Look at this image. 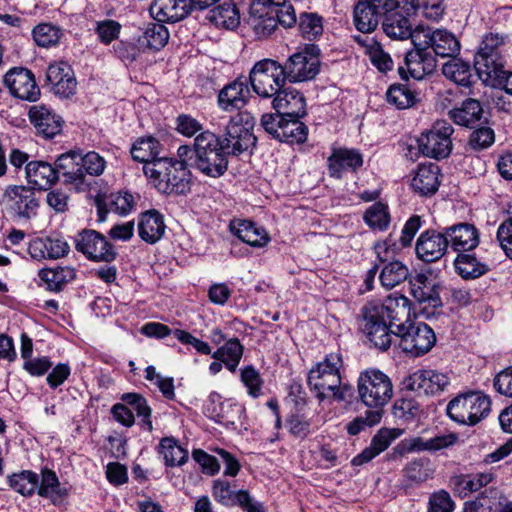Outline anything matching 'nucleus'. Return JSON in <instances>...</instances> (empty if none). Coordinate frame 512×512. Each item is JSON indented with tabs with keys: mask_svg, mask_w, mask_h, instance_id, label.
I'll use <instances>...</instances> for the list:
<instances>
[{
	"mask_svg": "<svg viewBox=\"0 0 512 512\" xmlns=\"http://www.w3.org/2000/svg\"><path fill=\"white\" fill-rule=\"evenodd\" d=\"M252 127L249 115L238 114L227 124L223 139L210 131L202 132L195 138L193 147L180 146L177 157L188 161L191 168L203 175L218 178L228 168V155H240L255 145Z\"/></svg>",
	"mask_w": 512,
	"mask_h": 512,
	"instance_id": "obj_1",
	"label": "nucleus"
},
{
	"mask_svg": "<svg viewBox=\"0 0 512 512\" xmlns=\"http://www.w3.org/2000/svg\"><path fill=\"white\" fill-rule=\"evenodd\" d=\"M362 329L370 342L381 350L393 343L395 330L411 320L410 301L403 295H390L383 303H369L362 309Z\"/></svg>",
	"mask_w": 512,
	"mask_h": 512,
	"instance_id": "obj_2",
	"label": "nucleus"
},
{
	"mask_svg": "<svg viewBox=\"0 0 512 512\" xmlns=\"http://www.w3.org/2000/svg\"><path fill=\"white\" fill-rule=\"evenodd\" d=\"M188 167V161L180 158L176 160L160 157L155 162L143 166V171L160 192L178 195L190 190Z\"/></svg>",
	"mask_w": 512,
	"mask_h": 512,
	"instance_id": "obj_3",
	"label": "nucleus"
},
{
	"mask_svg": "<svg viewBox=\"0 0 512 512\" xmlns=\"http://www.w3.org/2000/svg\"><path fill=\"white\" fill-rule=\"evenodd\" d=\"M491 410L490 398L480 391H472L456 396L449 401L447 415L463 425H476L488 416Z\"/></svg>",
	"mask_w": 512,
	"mask_h": 512,
	"instance_id": "obj_4",
	"label": "nucleus"
},
{
	"mask_svg": "<svg viewBox=\"0 0 512 512\" xmlns=\"http://www.w3.org/2000/svg\"><path fill=\"white\" fill-rule=\"evenodd\" d=\"M286 80L282 64L268 58L256 62L249 74L253 91L262 98H272L285 86Z\"/></svg>",
	"mask_w": 512,
	"mask_h": 512,
	"instance_id": "obj_5",
	"label": "nucleus"
},
{
	"mask_svg": "<svg viewBox=\"0 0 512 512\" xmlns=\"http://www.w3.org/2000/svg\"><path fill=\"white\" fill-rule=\"evenodd\" d=\"M358 395L360 400L371 408H382L393 396L390 378L379 370H366L358 378Z\"/></svg>",
	"mask_w": 512,
	"mask_h": 512,
	"instance_id": "obj_6",
	"label": "nucleus"
},
{
	"mask_svg": "<svg viewBox=\"0 0 512 512\" xmlns=\"http://www.w3.org/2000/svg\"><path fill=\"white\" fill-rule=\"evenodd\" d=\"M343 366L339 353L328 354L323 361L317 363L308 373V385L316 392L319 401L326 398L325 391H335L341 384L340 369Z\"/></svg>",
	"mask_w": 512,
	"mask_h": 512,
	"instance_id": "obj_7",
	"label": "nucleus"
},
{
	"mask_svg": "<svg viewBox=\"0 0 512 512\" xmlns=\"http://www.w3.org/2000/svg\"><path fill=\"white\" fill-rule=\"evenodd\" d=\"M398 341L400 348L413 357L421 356L434 346V331L425 323L410 320L399 330H395L393 340Z\"/></svg>",
	"mask_w": 512,
	"mask_h": 512,
	"instance_id": "obj_8",
	"label": "nucleus"
},
{
	"mask_svg": "<svg viewBox=\"0 0 512 512\" xmlns=\"http://www.w3.org/2000/svg\"><path fill=\"white\" fill-rule=\"evenodd\" d=\"M413 45L418 49L432 48L435 55L443 58L456 57L460 52L458 39L446 29L418 27L415 29Z\"/></svg>",
	"mask_w": 512,
	"mask_h": 512,
	"instance_id": "obj_9",
	"label": "nucleus"
},
{
	"mask_svg": "<svg viewBox=\"0 0 512 512\" xmlns=\"http://www.w3.org/2000/svg\"><path fill=\"white\" fill-rule=\"evenodd\" d=\"M399 5V0H358L353 11L354 25L362 33L373 32L381 18Z\"/></svg>",
	"mask_w": 512,
	"mask_h": 512,
	"instance_id": "obj_10",
	"label": "nucleus"
},
{
	"mask_svg": "<svg viewBox=\"0 0 512 512\" xmlns=\"http://www.w3.org/2000/svg\"><path fill=\"white\" fill-rule=\"evenodd\" d=\"M320 49L315 45L292 54L284 63L283 69L290 82H303L313 79L320 69Z\"/></svg>",
	"mask_w": 512,
	"mask_h": 512,
	"instance_id": "obj_11",
	"label": "nucleus"
},
{
	"mask_svg": "<svg viewBox=\"0 0 512 512\" xmlns=\"http://www.w3.org/2000/svg\"><path fill=\"white\" fill-rule=\"evenodd\" d=\"M453 132L452 125L447 121H436L432 128L418 139L420 152L430 158H446L452 149L451 135Z\"/></svg>",
	"mask_w": 512,
	"mask_h": 512,
	"instance_id": "obj_12",
	"label": "nucleus"
},
{
	"mask_svg": "<svg viewBox=\"0 0 512 512\" xmlns=\"http://www.w3.org/2000/svg\"><path fill=\"white\" fill-rule=\"evenodd\" d=\"M75 248L89 260L112 262L117 252L107 238L96 230L84 229L75 239Z\"/></svg>",
	"mask_w": 512,
	"mask_h": 512,
	"instance_id": "obj_13",
	"label": "nucleus"
},
{
	"mask_svg": "<svg viewBox=\"0 0 512 512\" xmlns=\"http://www.w3.org/2000/svg\"><path fill=\"white\" fill-rule=\"evenodd\" d=\"M4 84L10 93L19 99L36 101L40 96L33 73L22 67L9 70L4 76Z\"/></svg>",
	"mask_w": 512,
	"mask_h": 512,
	"instance_id": "obj_14",
	"label": "nucleus"
},
{
	"mask_svg": "<svg viewBox=\"0 0 512 512\" xmlns=\"http://www.w3.org/2000/svg\"><path fill=\"white\" fill-rule=\"evenodd\" d=\"M405 67L400 66L398 72L403 79H408L407 73L414 79L420 80L432 74L436 68V59L428 48L409 51L404 59Z\"/></svg>",
	"mask_w": 512,
	"mask_h": 512,
	"instance_id": "obj_15",
	"label": "nucleus"
},
{
	"mask_svg": "<svg viewBox=\"0 0 512 512\" xmlns=\"http://www.w3.org/2000/svg\"><path fill=\"white\" fill-rule=\"evenodd\" d=\"M450 384L449 377L436 370L422 369L412 373L407 379V387L412 391L434 395L444 391Z\"/></svg>",
	"mask_w": 512,
	"mask_h": 512,
	"instance_id": "obj_16",
	"label": "nucleus"
},
{
	"mask_svg": "<svg viewBox=\"0 0 512 512\" xmlns=\"http://www.w3.org/2000/svg\"><path fill=\"white\" fill-rule=\"evenodd\" d=\"M448 239L443 233L435 230H427L420 234L416 242L415 251L417 257L424 262L439 260L448 248Z\"/></svg>",
	"mask_w": 512,
	"mask_h": 512,
	"instance_id": "obj_17",
	"label": "nucleus"
},
{
	"mask_svg": "<svg viewBox=\"0 0 512 512\" xmlns=\"http://www.w3.org/2000/svg\"><path fill=\"white\" fill-rule=\"evenodd\" d=\"M246 21L258 38L269 36L280 24L273 10H270L262 0L252 2Z\"/></svg>",
	"mask_w": 512,
	"mask_h": 512,
	"instance_id": "obj_18",
	"label": "nucleus"
},
{
	"mask_svg": "<svg viewBox=\"0 0 512 512\" xmlns=\"http://www.w3.org/2000/svg\"><path fill=\"white\" fill-rule=\"evenodd\" d=\"M46 78L56 95L63 98L72 96L76 91V79L71 66L66 62L49 65Z\"/></svg>",
	"mask_w": 512,
	"mask_h": 512,
	"instance_id": "obj_19",
	"label": "nucleus"
},
{
	"mask_svg": "<svg viewBox=\"0 0 512 512\" xmlns=\"http://www.w3.org/2000/svg\"><path fill=\"white\" fill-rule=\"evenodd\" d=\"M192 10V0H154L150 6L151 15L159 22L180 21Z\"/></svg>",
	"mask_w": 512,
	"mask_h": 512,
	"instance_id": "obj_20",
	"label": "nucleus"
},
{
	"mask_svg": "<svg viewBox=\"0 0 512 512\" xmlns=\"http://www.w3.org/2000/svg\"><path fill=\"white\" fill-rule=\"evenodd\" d=\"M272 98L273 108L286 117H303L306 115V101L299 91L284 86Z\"/></svg>",
	"mask_w": 512,
	"mask_h": 512,
	"instance_id": "obj_21",
	"label": "nucleus"
},
{
	"mask_svg": "<svg viewBox=\"0 0 512 512\" xmlns=\"http://www.w3.org/2000/svg\"><path fill=\"white\" fill-rule=\"evenodd\" d=\"M5 197L9 208L18 217L29 219L36 214L38 201L31 189L15 186L6 191Z\"/></svg>",
	"mask_w": 512,
	"mask_h": 512,
	"instance_id": "obj_22",
	"label": "nucleus"
},
{
	"mask_svg": "<svg viewBox=\"0 0 512 512\" xmlns=\"http://www.w3.org/2000/svg\"><path fill=\"white\" fill-rule=\"evenodd\" d=\"M58 174L61 173L64 183L74 185L80 190L85 184V173L82 169L81 154L69 151L61 154L55 161Z\"/></svg>",
	"mask_w": 512,
	"mask_h": 512,
	"instance_id": "obj_23",
	"label": "nucleus"
},
{
	"mask_svg": "<svg viewBox=\"0 0 512 512\" xmlns=\"http://www.w3.org/2000/svg\"><path fill=\"white\" fill-rule=\"evenodd\" d=\"M95 204L98 214L97 221L104 222L109 211L121 215L130 213L135 206V197L129 192L111 193L107 197L98 195L95 198Z\"/></svg>",
	"mask_w": 512,
	"mask_h": 512,
	"instance_id": "obj_24",
	"label": "nucleus"
},
{
	"mask_svg": "<svg viewBox=\"0 0 512 512\" xmlns=\"http://www.w3.org/2000/svg\"><path fill=\"white\" fill-rule=\"evenodd\" d=\"M403 434L399 428H381L372 438L370 446L352 459V465L360 466L385 451L392 441Z\"/></svg>",
	"mask_w": 512,
	"mask_h": 512,
	"instance_id": "obj_25",
	"label": "nucleus"
},
{
	"mask_svg": "<svg viewBox=\"0 0 512 512\" xmlns=\"http://www.w3.org/2000/svg\"><path fill=\"white\" fill-rule=\"evenodd\" d=\"M448 244L454 251L467 252L475 249L479 244V234L475 226L468 223H459L444 229Z\"/></svg>",
	"mask_w": 512,
	"mask_h": 512,
	"instance_id": "obj_26",
	"label": "nucleus"
},
{
	"mask_svg": "<svg viewBox=\"0 0 512 512\" xmlns=\"http://www.w3.org/2000/svg\"><path fill=\"white\" fill-rule=\"evenodd\" d=\"M166 225L163 215L157 210H148L139 216L138 233L140 238L149 244L158 242L164 235Z\"/></svg>",
	"mask_w": 512,
	"mask_h": 512,
	"instance_id": "obj_27",
	"label": "nucleus"
},
{
	"mask_svg": "<svg viewBox=\"0 0 512 512\" xmlns=\"http://www.w3.org/2000/svg\"><path fill=\"white\" fill-rule=\"evenodd\" d=\"M381 19L382 30L387 37L395 40L410 38L413 42L415 30L412 29L411 21L407 16L396 9L392 10Z\"/></svg>",
	"mask_w": 512,
	"mask_h": 512,
	"instance_id": "obj_28",
	"label": "nucleus"
},
{
	"mask_svg": "<svg viewBox=\"0 0 512 512\" xmlns=\"http://www.w3.org/2000/svg\"><path fill=\"white\" fill-rule=\"evenodd\" d=\"M250 94L247 84L239 79L224 86L218 94V104L224 111L241 109Z\"/></svg>",
	"mask_w": 512,
	"mask_h": 512,
	"instance_id": "obj_29",
	"label": "nucleus"
},
{
	"mask_svg": "<svg viewBox=\"0 0 512 512\" xmlns=\"http://www.w3.org/2000/svg\"><path fill=\"white\" fill-rule=\"evenodd\" d=\"M28 182L40 190L49 189L58 179L56 167L44 161H31L25 167Z\"/></svg>",
	"mask_w": 512,
	"mask_h": 512,
	"instance_id": "obj_30",
	"label": "nucleus"
},
{
	"mask_svg": "<svg viewBox=\"0 0 512 512\" xmlns=\"http://www.w3.org/2000/svg\"><path fill=\"white\" fill-rule=\"evenodd\" d=\"M505 60L501 53L478 51L474 59V68L484 82H493L504 70Z\"/></svg>",
	"mask_w": 512,
	"mask_h": 512,
	"instance_id": "obj_31",
	"label": "nucleus"
},
{
	"mask_svg": "<svg viewBox=\"0 0 512 512\" xmlns=\"http://www.w3.org/2000/svg\"><path fill=\"white\" fill-rule=\"evenodd\" d=\"M29 118L39 133L52 138L61 131V118L43 105L32 106Z\"/></svg>",
	"mask_w": 512,
	"mask_h": 512,
	"instance_id": "obj_32",
	"label": "nucleus"
},
{
	"mask_svg": "<svg viewBox=\"0 0 512 512\" xmlns=\"http://www.w3.org/2000/svg\"><path fill=\"white\" fill-rule=\"evenodd\" d=\"M362 164L363 158L358 151L345 148L335 149L328 158L330 175L336 178H340L345 170L355 171Z\"/></svg>",
	"mask_w": 512,
	"mask_h": 512,
	"instance_id": "obj_33",
	"label": "nucleus"
},
{
	"mask_svg": "<svg viewBox=\"0 0 512 512\" xmlns=\"http://www.w3.org/2000/svg\"><path fill=\"white\" fill-rule=\"evenodd\" d=\"M439 167L433 163L420 165L411 181L413 190L421 196H431L439 187Z\"/></svg>",
	"mask_w": 512,
	"mask_h": 512,
	"instance_id": "obj_34",
	"label": "nucleus"
},
{
	"mask_svg": "<svg viewBox=\"0 0 512 512\" xmlns=\"http://www.w3.org/2000/svg\"><path fill=\"white\" fill-rule=\"evenodd\" d=\"M230 229L241 241L253 247H263L268 244V233L248 220H235L230 224Z\"/></svg>",
	"mask_w": 512,
	"mask_h": 512,
	"instance_id": "obj_35",
	"label": "nucleus"
},
{
	"mask_svg": "<svg viewBox=\"0 0 512 512\" xmlns=\"http://www.w3.org/2000/svg\"><path fill=\"white\" fill-rule=\"evenodd\" d=\"M410 289L413 298L426 307L437 308L442 305L441 298L428 277L424 274H417L410 280Z\"/></svg>",
	"mask_w": 512,
	"mask_h": 512,
	"instance_id": "obj_36",
	"label": "nucleus"
},
{
	"mask_svg": "<svg viewBox=\"0 0 512 512\" xmlns=\"http://www.w3.org/2000/svg\"><path fill=\"white\" fill-rule=\"evenodd\" d=\"M36 491L40 497L50 499L53 504L60 502L67 495V489L61 486L56 473L50 469L42 470Z\"/></svg>",
	"mask_w": 512,
	"mask_h": 512,
	"instance_id": "obj_37",
	"label": "nucleus"
},
{
	"mask_svg": "<svg viewBox=\"0 0 512 512\" xmlns=\"http://www.w3.org/2000/svg\"><path fill=\"white\" fill-rule=\"evenodd\" d=\"M244 347L237 338H230L212 353V358L221 361L226 368L235 372L243 356Z\"/></svg>",
	"mask_w": 512,
	"mask_h": 512,
	"instance_id": "obj_38",
	"label": "nucleus"
},
{
	"mask_svg": "<svg viewBox=\"0 0 512 512\" xmlns=\"http://www.w3.org/2000/svg\"><path fill=\"white\" fill-rule=\"evenodd\" d=\"M482 112L480 102L469 98L460 107L450 110L449 114L456 124L468 127L481 119Z\"/></svg>",
	"mask_w": 512,
	"mask_h": 512,
	"instance_id": "obj_39",
	"label": "nucleus"
},
{
	"mask_svg": "<svg viewBox=\"0 0 512 512\" xmlns=\"http://www.w3.org/2000/svg\"><path fill=\"white\" fill-rule=\"evenodd\" d=\"M455 269L463 279H475L488 271V266L473 254L461 252L454 261Z\"/></svg>",
	"mask_w": 512,
	"mask_h": 512,
	"instance_id": "obj_40",
	"label": "nucleus"
},
{
	"mask_svg": "<svg viewBox=\"0 0 512 512\" xmlns=\"http://www.w3.org/2000/svg\"><path fill=\"white\" fill-rule=\"evenodd\" d=\"M209 20L218 27L233 29L240 23V14L234 3L225 2L209 12Z\"/></svg>",
	"mask_w": 512,
	"mask_h": 512,
	"instance_id": "obj_41",
	"label": "nucleus"
},
{
	"mask_svg": "<svg viewBox=\"0 0 512 512\" xmlns=\"http://www.w3.org/2000/svg\"><path fill=\"white\" fill-rule=\"evenodd\" d=\"M162 23L159 21L148 23L139 38L140 44L154 50L163 48L168 42L169 32Z\"/></svg>",
	"mask_w": 512,
	"mask_h": 512,
	"instance_id": "obj_42",
	"label": "nucleus"
},
{
	"mask_svg": "<svg viewBox=\"0 0 512 512\" xmlns=\"http://www.w3.org/2000/svg\"><path fill=\"white\" fill-rule=\"evenodd\" d=\"M38 275L49 290L58 292L67 282L74 279L75 272L69 267H56L41 269Z\"/></svg>",
	"mask_w": 512,
	"mask_h": 512,
	"instance_id": "obj_43",
	"label": "nucleus"
},
{
	"mask_svg": "<svg viewBox=\"0 0 512 512\" xmlns=\"http://www.w3.org/2000/svg\"><path fill=\"white\" fill-rule=\"evenodd\" d=\"M159 153L160 143L153 137L139 139L131 148L132 158L144 166L158 160Z\"/></svg>",
	"mask_w": 512,
	"mask_h": 512,
	"instance_id": "obj_44",
	"label": "nucleus"
},
{
	"mask_svg": "<svg viewBox=\"0 0 512 512\" xmlns=\"http://www.w3.org/2000/svg\"><path fill=\"white\" fill-rule=\"evenodd\" d=\"M453 58L443 65L444 76L458 85L469 86L473 77L470 65L461 59Z\"/></svg>",
	"mask_w": 512,
	"mask_h": 512,
	"instance_id": "obj_45",
	"label": "nucleus"
},
{
	"mask_svg": "<svg viewBox=\"0 0 512 512\" xmlns=\"http://www.w3.org/2000/svg\"><path fill=\"white\" fill-rule=\"evenodd\" d=\"M9 485L17 493L25 497L32 496L39 484V476L30 470H23L8 477Z\"/></svg>",
	"mask_w": 512,
	"mask_h": 512,
	"instance_id": "obj_46",
	"label": "nucleus"
},
{
	"mask_svg": "<svg viewBox=\"0 0 512 512\" xmlns=\"http://www.w3.org/2000/svg\"><path fill=\"white\" fill-rule=\"evenodd\" d=\"M300 118L301 117H286L278 139L280 142L300 144L306 141L308 128L299 120Z\"/></svg>",
	"mask_w": 512,
	"mask_h": 512,
	"instance_id": "obj_47",
	"label": "nucleus"
},
{
	"mask_svg": "<svg viewBox=\"0 0 512 512\" xmlns=\"http://www.w3.org/2000/svg\"><path fill=\"white\" fill-rule=\"evenodd\" d=\"M159 452L163 455L167 466H181L188 458V452L182 448L173 437L161 439Z\"/></svg>",
	"mask_w": 512,
	"mask_h": 512,
	"instance_id": "obj_48",
	"label": "nucleus"
},
{
	"mask_svg": "<svg viewBox=\"0 0 512 512\" xmlns=\"http://www.w3.org/2000/svg\"><path fill=\"white\" fill-rule=\"evenodd\" d=\"M408 276V267L402 262L396 260L387 263L382 268L379 279L383 287L392 289L407 280Z\"/></svg>",
	"mask_w": 512,
	"mask_h": 512,
	"instance_id": "obj_49",
	"label": "nucleus"
},
{
	"mask_svg": "<svg viewBox=\"0 0 512 512\" xmlns=\"http://www.w3.org/2000/svg\"><path fill=\"white\" fill-rule=\"evenodd\" d=\"M364 221L372 229L386 230L390 223L388 207L381 202L374 203L366 210Z\"/></svg>",
	"mask_w": 512,
	"mask_h": 512,
	"instance_id": "obj_50",
	"label": "nucleus"
},
{
	"mask_svg": "<svg viewBox=\"0 0 512 512\" xmlns=\"http://www.w3.org/2000/svg\"><path fill=\"white\" fill-rule=\"evenodd\" d=\"M266 6H269L270 10H273L280 25L285 28L292 27L296 21V13L292 4L288 3L287 0H262Z\"/></svg>",
	"mask_w": 512,
	"mask_h": 512,
	"instance_id": "obj_51",
	"label": "nucleus"
},
{
	"mask_svg": "<svg viewBox=\"0 0 512 512\" xmlns=\"http://www.w3.org/2000/svg\"><path fill=\"white\" fill-rule=\"evenodd\" d=\"M122 401L131 405L139 417H142V427L147 431H152L151 408L148 406L147 401L140 394L126 393L122 395Z\"/></svg>",
	"mask_w": 512,
	"mask_h": 512,
	"instance_id": "obj_52",
	"label": "nucleus"
},
{
	"mask_svg": "<svg viewBox=\"0 0 512 512\" xmlns=\"http://www.w3.org/2000/svg\"><path fill=\"white\" fill-rule=\"evenodd\" d=\"M122 401L131 405L139 417H142V427L147 431H152L151 408L148 406L147 401L140 394L126 393L122 395Z\"/></svg>",
	"mask_w": 512,
	"mask_h": 512,
	"instance_id": "obj_53",
	"label": "nucleus"
},
{
	"mask_svg": "<svg viewBox=\"0 0 512 512\" xmlns=\"http://www.w3.org/2000/svg\"><path fill=\"white\" fill-rule=\"evenodd\" d=\"M62 36V30L48 23H42L33 29V38L37 45L49 47L59 42Z\"/></svg>",
	"mask_w": 512,
	"mask_h": 512,
	"instance_id": "obj_54",
	"label": "nucleus"
},
{
	"mask_svg": "<svg viewBox=\"0 0 512 512\" xmlns=\"http://www.w3.org/2000/svg\"><path fill=\"white\" fill-rule=\"evenodd\" d=\"M299 29L304 38L316 39L323 33L322 17L316 13H302L299 17Z\"/></svg>",
	"mask_w": 512,
	"mask_h": 512,
	"instance_id": "obj_55",
	"label": "nucleus"
},
{
	"mask_svg": "<svg viewBox=\"0 0 512 512\" xmlns=\"http://www.w3.org/2000/svg\"><path fill=\"white\" fill-rule=\"evenodd\" d=\"M387 100L399 109H406L414 104L415 95L406 85L397 84L388 89Z\"/></svg>",
	"mask_w": 512,
	"mask_h": 512,
	"instance_id": "obj_56",
	"label": "nucleus"
},
{
	"mask_svg": "<svg viewBox=\"0 0 512 512\" xmlns=\"http://www.w3.org/2000/svg\"><path fill=\"white\" fill-rule=\"evenodd\" d=\"M406 4H410L414 12L421 10L426 18L432 20L439 19L444 12L442 0H406Z\"/></svg>",
	"mask_w": 512,
	"mask_h": 512,
	"instance_id": "obj_57",
	"label": "nucleus"
},
{
	"mask_svg": "<svg viewBox=\"0 0 512 512\" xmlns=\"http://www.w3.org/2000/svg\"><path fill=\"white\" fill-rule=\"evenodd\" d=\"M368 55L371 63L382 73H386L393 69L394 62L391 56L384 51L383 47L377 43L373 42L368 47Z\"/></svg>",
	"mask_w": 512,
	"mask_h": 512,
	"instance_id": "obj_58",
	"label": "nucleus"
},
{
	"mask_svg": "<svg viewBox=\"0 0 512 512\" xmlns=\"http://www.w3.org/2000/svg\"><path fill=\"white\" fill-rule=\"evenodd\" d=\"M494 140V131L489 127H481L471 133L468 147L473 151L483 150L490 147Z\"/></svg>",
	"mask_w": 512,
	"mask_h": 512,
	"instance_id": "obj_59",
	"label": "nucleus"
},
{
	"mask_svg": "<svg viewBox=\"0 0 512 512\" xmlns=\"http://www.w3.org/2000/svg\"><path fill=\"white\" fill-rule=\"evenodd\" d=\"M82 169L86 174L91 176L101 175L106 167V161L102 156L96 152H88L85 155L81 154Z\"/></svg>",
	"mask_w": 512,
	"mask_h": 512,
	"instance_id": "obj_60",
	"label": "nucleus"
},
{
	"mask_svg": "<svg viewBox=\"0 0 512 512\" xmlns=\"http://www.w3.org/2000/svg\"><path fill=\"white\" fill-rule=\"evenodd\" d=\"M241 380L250 396L256 398L261 394L262 379L253 366H247L242 370Z\"/></svg>",
	"mask_w": 512,
	"mask_h": 512,
	"instance_id": "obj_61",
	"label": "nucleus"
},
{
	"mask_svg": "<svg viewBox=\"0 0 512 512\" xmlns=\"http://www.w3.org/2000/svg\"><path fill=\"white\" fill-rule=\"evenodd\" d=\"M243 412L244 408L241 405L230 400L223 401L220 404L217 421L224 424H234Z\"/></svg>",
	"mask_w": 512,
	"mask_h": 512,
	"instance_id": "obj_62",
	"label": "nucleus"
},
{
	"mask_svg": "<svg viewBox=\"0 0 512 512\" xmlns=\"http://www.w3.org/2000/svg\"><path fill=\"white\" fill-rule=\"evenodd\" d=\"M120 30L121 25L117 21L109 19L97 22L96 33L101 42L105 44H109L115 40Z\"/></svg>",
	"mask_w": 512,
	"mask_h": 512,
	"instance_id": "obj_63",
	"label": "nucleus"
},
{
	"mask_svg": "<svg viewBox=\"0 0 512 512\" xmlns=\"http://www.w3.org/2000/svg\"><path fill=\"white\" fill-rule=\"evenodd\" d=\"M497 239L506 256L512 259V219L507 218L500 224Z\"/></svg>",
	"mask_w": 512,
	"mask_h": 512,
	"instance_id": "obj_64",
	"label": "nucleus"
}]
</instances>
